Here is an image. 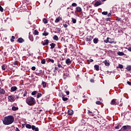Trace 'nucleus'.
<instances>
[{"label":"nucleus","instance_id":"64","mask_svg":"<svg viewBox=\"0 0 131 131\" xmlns=\"http://www.w3.org/2000/svg\"><path fill=\"white\" fill-rule=\"evenodd\" d=\"M16 99H19V96H16Z\"/></svg>","mask_w":131,"mask_h":131},{"label":"nucleus","instance_id":"8","mask_svg":"<svg viewBox=\"0 0 131 131\" xmlns=\"http://www.w3.org/2000/svg\"><path fill=\"white\" fill-rule=\"evenodd\" d=\"M110 40H111V38L107 37L106 39L104 40V42H105L106 43H108V42H109V43H112L113 41H110Z\"/></svg>","mask_w":131,"mask_h":131},{"label":"nucleus","instance_id":"57","mask_svg":"<svg viewBox=\"0 0 131 131\" xmlns=\"http://www.w3.org/2000/svg\"><path fill=\"white\" fill-rule=\"evenodd\" d=\"M66 74L65 73H63V78L64 79H66V77L65 76Z\"/></svg>","mask_w":131,"mask_h":131},{"label":"nucleus","instance_id":"16","mask_svg":"<svg viewBox=\"0 0 131 131\" xmlns=\"http://www.w3.org/2000/svg\"><path fill=\"white\" fill-rule=\"evenodd\" d=\"M18 109L19 108L16 106H12V110H13V111H17Z\"/></svg>","mask_w":131,"mask_h":131},{"label":"nucleus","instance_id":"26","mask_svg":"<svg viewBox=\"0 0 131 131\" xmlns=\"http://www.w3.org/2000/svg\"><path fill=\"white\" fill-rule=\"evenodd\" d=\"M42 21H43V22L45 24H48V19H47V18H43Z\"/></svg>","mask_w":131,"mask_h":131},{"label":"nucleus","instance_id":"49","mask_svg":"<svg viewBox=\"0 0 131 131\" xmlns=\"http://www.w3.org/2000/svg\"><path fill=\"white\" fill-rule=\"evenodd\" d=\"M63 27L64 28H67V27H68V25H67V24H64Z\"/></svg>","mask_w":131,"mask_h":131},{"label":"nucleus","instance_id":"50","mask_svg":"<svg viewBox=\"0 0 131 131\" xmlns=\"http://www.w3.org/2000/svg\"><path fill=\"white\" fill-rule=\"evenodd\" d=\"M27 95V92H25L24 95H23V97H26V95Z\"/></svg>","mask_w":131,"mask_h":131},{"label":"nucleus","instance_id":"28","mask_svg":"<svg viewBox=\"0 0 131 131\" xmlns=\"http://www.w3.org/2000/svg\"><path fill=\"white\" fill-rule=\"evenodd\" d=\"M58 96L62 98L65 95H64L63 93H60L58 94Z\"/></svg>","mask_w":131,"mask_h":131},{"label":"nucleus","instance_id":"55","mask_svg":"<svg viewBox=\"0 0 131 131\" xmlns=\"http://www.w3.org/2000/svg\"><path fill=\"white\" fill-rule=\"evenodd\" d=\"M111 13H109L108 14H107V17H111Z\"/></svg>","mask_w":131,"mask_h":131},{"label":"nucleus","instance_id":"61","mask_svg":"<svg viewBox=\"0 0 131 131\" xmlns=\"http://www.w3.org/2000/svg\"><path fill=\"white\" fill-rule=\"evenodd\" d=\"M119 106H120V107H121V106H122V103H120Z\"/></svg>","mask_w":131,"mask_h":131},{"label":"nucleus","instance_id":"45","mask_svg":"<svg viewBox=\"0 0 131 131\" xmlns=\"http://www.w3.org/2000/svg\"><path fill=\"white\" fill-rule=\"evenodd\" d=\"M120 20H121V18H120L119 17H117L116 19V21H118V22H119V21H120Z\"/></svg>","mask_w":131,"mask_h":131},{"label":"nucleus","instance_id":"44","mask_svg":"<svg viewBox=\"0 0 131 131\" xmlns=\"http://www.w3.org/2000/svg\"><path fill=\"white\" fill-rule=\"evenodd\" d=\"M106 21H111V18L110 17H107L105 19Z\"/></svg>","mask_w":131,"mask_h":131},{"label":"nucleus","instance_id":"32","mask_svg":"<svg viewBox=\"0 0 131 131\" xmlns=\"http://www.w3.org/2000/svg\"><path fill=\"white\" fill-rule=\"evenodd\" d=\"M42 84L43 85V88H46V86H47V83H46V82L45 81L42 82Z\"/></svg>","mask_w":131,"mask_h":131},{"label":"nucleus","instance_id":"62","mask_svg":"<svg viewBox=\"0 0 131 131\" xmlns=\"http://www.w3.org/2000/svg\"><path fill=\"white\" fill-rule=\"evenodd\" d=\"M54 69H55V70H58V68L55 67Z\"/></svg>","mask_w":131,"mask_h":131},{"label":"nucleus","instance_id":"1","mask_svg":"<svg viewBox=\"0 0 131 131\" xmlns=\"http://www.w3.org/2000/svg\"><path fill=\"white\" fill-rule=\"evenodd\" d=\"M14 117L12 116H9L7 117H5L3 120V122L4 124L5 125H9L10 124H12L13 122H14Z\"/></svg>","mask_w":131,"mask_h":131},{"label":"nucleus","instance_id":"6","mask_svg":"<svg viewBox=\"0 0 131 131\" xmlns=\"http://www.w3.org/2000/svg\"><path fill=\"white\" fill-rule=\"evenodd\" d=\"M102 5V2L101 1H97L94 4V7H99V6H101Z\"/></svg>","mask_w":131,"mask_h":131},{"label":"nucleus","instance_id":"3","mask_svg":"<svg viewBox=\"0 0 131 131\" xmlns=\"http://www.w3.org/2000/svg\"><path fill=\"white\" fill-rule=\"evenodd\" d=\"M26 128H29L30 129V128H32V130H35V131H39V129L38 127H36L34 125H32L29 124H26Z\"/></svg>","mask_w":131,"mask_h":131},{"label":"nucleus","instance_id":"30","mask_svg":"<svg viewBox=\"0 0 131 131\" xmlns=\"http://www.w3.org/2000/svg\"><path fill=\"white\" fill-rule=\"evenodd\" d=\"M62 99V100L64 101V102L68 100V98L65 97V96L63 97Z\"/></svg>","mask_w":131,"mask_h":131},{"label":"nucleus","instance_id":"9","mask_svg":"<svg viewBox=\"0 0 131 131\" xmlns=\"http://www.w3.org/2000/svg\"><path fill=\"white\" fill-rule=\"evenodd\" d=\"M66 63L67 64V65H70L71 63H72V61H71L70 59L68 58L66 60Z\"/></svg>","mask_w":131,"mask_h":131},{"label":"nucleus","instance_id":"21","mask_svg":"<svg viewBox=\"0 0 131 131\" xmlns=\"http://www.w3.org/2000/svg\"><path fill=\"white\" fill-rule=\"evenodd\" d=\"M53 39H54V40H56V41L59 40V37H58V36L55 35V36H54V37H53Z\"/></svg>","mask_w":131,"mask_h":131},{"label":"nucleus","instance_id":"31","mask_svg":"<svg viewBox=\"0 0 131 131\" xmlns=\"http://www.w3.org/2000/svg\"><path fill=\"white\" fill-rule=\"evenodd\" d=\"M126 69L128 70V71H131V66H128L126 67Z\"/></svg>","mask_w":131,"mask_h":131},{"label":"nucleus","instance_id":"54","mask_svg":"<svg viewBox=\"0 0 131 131\" xmlns=\"http://www.w3.org/2000/svg\"><path fill=\"white\" fill-rule=\"evenodd\" d=\"M58 67L59 68H61L62 66H61V64H58Z\"/></svg>","mask_w":131,"mask_h":131},{"label":"nucleus","instance_id":"27","mask_svg":"<svg viewBox=\"0 0 131 131\" xmlns=\"http://www.w3.org/2000/svg\"><path fill=\"white\" fill-rule=\"evenodd\" d=\"M14 39H15V37L14 36H12L11 38L10 39V41H11V42H14Z\"/></svg>","mask_w":131,"mask_h":131},{"label":"nucleus","instance_id":"33","mask_svg":"<svg viewBox=\"0 0 131 131\" xmlns=\"http://www.w3.org/2000/svg\"><path fill=\"white\" fill-rule=\"evenodd\" d=\"M37 93V91H33V92H32L31 95H32V96H35Z\"/></svg>","mask_w":131,"mask_h":131},{"label":"nucleus","instance_id":"58","mask_svg":"<svg viewBox=\"0 0 131 131\" xmlns=\"http://www.w3.org/2000/svg\"><path fill=\"white\" fill-rule=\"evenodd\" d=\"M66 94H67V95H69V94H70V92H69V91H66Z\"/></svg>","mask_w":131,"mask_h":131},{"label":"nucleus","instance_id":"12","mask_svg":"<svg viewBox=\"0 0 131 131\" xmlns=\"http://www.w3.org/2000/svg\"><path fill=\"white\" fill-rule=\"evenodd\" d=\"M11 92H15V91H17V86H12L11 88Z\"/></svg>","mask_w":131,"mask_h":131},{"label":"nucleus","instance_id":"18","mask_svg":"<svg viewBox=\"0 0 131 131\" xmlns=\"http://www.w3.org/2000/svg\"><path fill=\"white\" fill-rule=\"evenodd\" d=\"M6 93V91L4 89L0 88V94H5Z\"/></svg>","mask_w":131,"mask_h":131},{"label":"nucleus","instance_id":"19","mask_svg":"<svg viewBox=\"0 0 131 131\" xmlns=\"http://www.w3.org/2000/svg\"><path fill=\"white\" fill-rule=\"evenodd\" d=\"M104 63L105 66H110V63L109 62H107V60H105L104 61Z\"/></svg>","mask_w":131,"mask_h":131},{"label":"nucleus","instance_id":"63","mask_svg":"<svg viewBox=\"0 0 131 131\" xmlns=\"http://www.w3.org/2000/svg\"><path fill=\"white\" fill-rule=\"evenodd\" d=\"M88 113H93V112H91L90 111H88Z\"/></svg>","mask_w":131,"mask_h":131},{"label":"nucleus","instance_id":"46","mask_svg":"<svg viewBox=\"0 0 131 131\" xmlns=\"http://www.w3.org/2000/svg\"><path fill=\"white\" fill-rule=\"evenodd\" d=\"M18 63H19V62H18L17 61H14L13 62L14 65H18Z\"/></svg>","mask_w":131,"mask_h":131},{"label":"nucleus","instance_id":"47","mask_svg":"<svg viewBox=\"0 0 131 131\" xmlns=\"http://www.w3.org/2000/svg\"><path fill=\"white\" fill-rule=\"evenodd\" d=\"M2 70H6V68H5V66H2Z\"/></svg>","mask_w":131,"mask_h":131},{"label":"nucleus","instance_id":"40","mask_svg":"<svg viewBox=\"0 0 131 131\" xmlns=\"http://www.w3.org/2000/svg\"><path fill=\"white\" fill-rule=\"evenodd\" d=\"M96 104L97 105H101V102H100V101H97L96 102Z\"/></svg>","mask_w":131,"mask_h":131},{"label":"nucleus","instance_id":"15","mask_svg":"<svg viewBox=\"0 0 131 131\" xmlns=\"http://www.w3.org/2000/svg\"><path fill=\"white\" fill-rule=\"evenodd\" d=\"M76 9L77 12H81V11H82L81 8H80V7H77L76 8Z\"/></svg>","mask_w":131,"mask_h":131},{"label":"nucleus","instance_id":"56","mask_svg":"<svg viewBox=\"0 0 131 131\" xmlns=\"http://www.w3.org/2000/svg\"><path fill=\"white\" fill-rule=\"evenodd\" d=\"M128 51H129V52H131V47H129L128 48Z\"/></svg>","mask_w":131,"mask_h":131},{"label":"nucleus","instance_id":"39","mask_svg":"<svg viewBox=\"0 0 131 131\" xmlns=\"http://www.w3.org/2000/svg\"><path fill=\"white\" fill-rule=\"evenodd\" d=\"M45 43L46 44V46H48V45H49V40L46 39L45 40Z\"/></svg>","mask_w":131,"mask_h":131},{"label":"nucleus","instance_id":"11","mask_svg":"<svg viewBox=\"0 0 131 131\" xmlns=\"http://www.w3.org/2000/svg\"><path fill=\"white\" fill-rule=\"evenodd\" d=\"M17 41L19 42V43H22V42H24V40L22 38H19L17 40Z\"/></svg>","mask_w":131,"mask_h":131},{"label":"nucleus","instance_id":"20","mask_svg":"<svg viewBox=\"0 0 131 131\" xmlns=\"http://www.w3.org/2000/svg\"><path fill=\"white\" fill-rule=\"evenodd\" d=\"M117 54L118 56H124V53L122 52H118Z\"/></svg>","mask_w":131,"mask_h":131},{"label":"nucleus","instance_id":"51","mask_svg":"<svg viewBox=\"0 0 131 131\" xmlns=\"http://www.w3.org/2000/svg\"><path fill=\"white\" fill-rule=\"evenodd\" d=\"M127 84H128L129 85H131V82L130 81H127Z\"/></svg>","mask_w":131,"mask_h":131},{"label":"nucleus","instance_id":"5","mask_svg":"<svg viewBox=\"0 0 131 131\" xmlns=\"http://www.w3.org/2000/svg\"><path fill=\"white\" fill-rule=\"evenodd\" d=\"M130 128H131L130 126L127 125V126H123L121 128V129H122V130H128V129H130Z\"/></svg>","mask_w":131,"mask_h":131},{"label":"nucleus","instance_id":"2","mask_svg":"<svg viewBox=\"0 0 131 131\" xmlns=\"http://www.w3.org/2000/svg\"><path fill=\"white\" fill-rule=\"evenodd\" d=\"M26 102L29 106H33V105H35L36 102L35 101V99L32 97H28L26 100Z\"/></svg>","mask_w":131,"mask_h":131},{"label":"nucleus","instance_id":"43","mask_svg":"<svg viewBox=\"0 0 131 131\" xmlns=\"http://www.w3.org/2000/svg\"><path fill=\"white\" fill-rule=\"evenodd\" d=\"M88 61L90 63H92V62H94V60L91 59L88 60Z\"/></svg>","mask_w":131,"mask_h":131},{"label":"nucleus","instance_id":"14","mask_svg":"<svg viewBox=\"0 0 131 131\" xmlns=\"http://www.w3.org/2000/svg\"><path fill=\"white\" fill-rule=\"evenodd\" d=\"M51 49H54L56 47V43H52L50 44Z\"/></svg>","mask_w":131,"mask_h":131},{"label":"nucleus","instance_id":"25","mask_svg":"<svg viewBox=\"0 0 131 131\" xmlns=\"http://www.w3.org/2000/svg\"><path fill=\"white\" fill-rule=\"evenodd\" d=\"M39 33L38 32V31H37V30H35V31H34V34L35 35H38V34H39Z\"/></svg>","mask_w":131,"mask_h":131},{"label":"nucleus","instance_id":"17","mask_svg":"<svg viewBox=\"0 0 131 131\" xmlns=\"http://www.w3.org/2000/svg\"><path fill=\"white\" fill-rule=\"evenodd\" d=\"M98 41H99V39H98V38H95L93 39V42L94 43H98Z\"/></svg>","mask_w":131,"mask_h":131},{"label":"nucleus","instance_id":"4","mask_svg":"<svg viewBox=\"0 0 131 131\" xmlns=\"http://www.w3.org/2000/svg\"><path fill=\"white\" fill-rule=\"evenodd\" d=\"M86 40L88 42V43H89V45H91L90 41H92V40H93V37H92V36H88L86 38Z\"/></svg>","mask_w":131,"mask_h":131},{"label":"nucleus","instance_id":"13","mask_svg":"<svg viewBox=\"0 0 131 131\" xmlns=\"http://www.w3.org/2000/svg\"><path fill=\"white\" fill-rule=\"evenodd\" d=\"M99 65H97V64H95L94 66V68L96 70V71H99Z\"/></svg>","mask_w":131,"mask_h":131},{"label":"nucleus","instance_id":"7","mask_svg":"<svg viewBox=\"0 0 131 131\" xmlns=\"http://www.w3.org/2000/svg\"><path fill=\"white\" fill-rule=\"evenodd\" d=\"M8 99L10 101V102H14V101H15V98L12 96H8Z\"/></svg>","mask_w":131,"mask_h":131},{"label":"nucleus","instance_id":"10","mask_svg":"<svg viewBox=\"0 0 131 131\" xmlns=\"http://www.w3.org/2000/svg\"><path fill=\"white\" fill-rule=\"evenodd\" d=\"M68 113L69 114V115H73V110H68Z\"/></svg>","mask_w":131,"mask_h":131},{"label":"nucleus","instance_id":"22","mask_svg":"<svg viewBox=\"0 0 131 131\" xmlns=\"http://www.w3.org/2000/svg\"><path fill=\"white\" fill-rule=\"evenodd\" d=\"M116 103L115 99H113L111 102V105H115Z\"/></svg>","mask_w":131,"mask_h":131},{"label":"nucleus","instance_id":"48","mask_svg":"<svg viewBox=\"0 0 131 131\" xmlns=\"http://www.w3.org/2000/svg\"><path fill=\"white\" fill-rule=\"evenodd\" d=\"M32 70H35V69H36V68H35V67H32V68H31Z\"/></svg>","mask_w":131,"mask_h":131},{"label":"nucleus","instance_id":"35","mask_svg":"<svg viewBox=\"0 0 131 131\" xmlns=\"http://www.w3.org/2000/svg\"><path fill=\"white\" fill-rule=\"evenodd\" d=\"M59 21H60V17L56 18V20H55V23H58V22H59Z\"/></svg>","mask_w":131,"mask_h":131},{"label":"nucleus","instance_id":"53","mask_svg":"<svg viewBox=\"0 0 131 131\" xmlns=\"http://www.w3.org/2000/svg\"><path fill=\"white\" fill-rule=\"evenodd\" d=\"M115 129H119V126L118 125V126H116Z\"/></svg>","mask_w":131,"mask_h":131},{"label":"nucleus","instance_id":"41","mask_svg":"<svg viewBox=\"0 0 131 131\" xmlns=\"http://www.w3.org/2000/svg\"><path fill=\"white\" fill-rule=\"evenodd\" d=\"M0 11L1 12H4V8L0 5Z\"/></svg>","mask_w":131,"mask_h":131},{"label":"nucleus","instance_id":"60","mask_svg":"<svg viewBox=\"0 0 131 131\" xmlns=\"http://www.w3.org/2000/svg\"><path fill=\"white\" fill-rule=\"evenodd\" d=\"M42 46H47V44L46 43V42H43Z\"/></svg>","mask_w":131,"mask_h":131},{"label":"nucleus","instance_id":"38","mask_svg":"<svg viewBox=\"0 0 131 131\" xmlns=\"http://www.w3.org/2000/svg\"><path fill=\"white\" fill-rule=\"evenodd\" d=\"M41 64H46V59H42L41 61Z\"/></svg>","mask_w":131,"mask_h":131},{"label":"nucleus","instance_id":"36","mask_svg":"<svg viewBox=\"0 0 131 131\" xmlns=\"http://www.w3.org/2000/svg\"><path fill=\"white\" fill-rule=\"evenodd\" d=\"M48 62H51V63H54V59H52L51 58H49L48 59Z\"/></svg>","mask_w":131,"mask_h":131},{"label":"nucleus","instance_id":"29","mask_svg":"<svg viewBox=\"0 0 131 131\" xmlns=\"http://www.w3.org/2000/svg\"><path fill=\"white\" fill-rule=\"evenodd\" d=\"M117 69L119 68L120 69H122L123 68V66L122 64H119L117 67Z\"/></svg>","mask_w":131,"mask_h":131},{"label":"nucleus","instance_id":"52","mask_svg":"<svg viewBox=\"0 0 131 131\" xmlns=\"http://www.w3.org/2000/svg\"><path fill=\"white\" fill-rule=\"evenodd\" d=\"M90 81H91V82H95V80H94V79H91L90 80Z\"/></svg>","mask_w":131,"mask_h":131},{"label":"nucleus","instance_id":"37","mask_svg":"<svg viewBox=\"0 0 131 131\" xmlns=\"http://www.w3.org/2000/svg\"><path fill=\"white\" fill-rule=\"evenodd\" d=\"M102 15H108V12L104 11L102 12Z\"/></svg>","mask_w":131,"mask_h":131},{"label":"nucleus","instance_id":"34","mask_svg":"<svg viewBox=\"0 0 131 131\" xmlns=\"http://www.w3.org/2000/svg\"><path fill=\"white\" fill-rule=\"evenodd\" d=\"M49 34V32H44L42 33V35L44 36H48V35Z\"/></svg>","mask_w":131,"mask_h":131},{"label":"nucleus","instance_id":"59","mask_svg":"<svg viewBox=\"0 0 131 131\" xmlns=\"http://www.w3.org/2000/svg\"><path fill=\"white\" fill-rule=\"evenodd\" d=\"M16 131H20V130L19 129V128H18V127H16Z\"/></svg>","mask_w":131,"mask_h":131},{"label":"nucleus","instance_id":"42","mask_svg":"<svg viewBox=\"0 0 131 131\" xmlns=\"http://www.w3.org/2000/svg\"><path fill=\"white\" fill-rule=\"evenodd\" d=\"M72 7H77V4H76V3H73L72 4Z\"/></svg>","mask_w":131,"mask_h":131},{"label":"nucleus","instance_id":"23","mask_svg":"<svg viewBox=\"0 0 131 131\" xmlns=\"http://www.w3.org/2000/svg\"><path fill=\"white\" fill-rule=\"evenodd\" d=\"M41 96H42V94H41V93H38L36 96L37 99H39V98H40V97H41Z\"/></svg>","mask_w":131,"mask_h":131},{"label":"nucleus","instance_id":"24","mask_svg":"<svg viewBox=\"0 0 131 131\" xmlns=\"http://www.w3.org/2000/svg\"><path fill=\"white\" fill-rule=\"evenodd\" d=\"M72 22H73V23L74 24H75V23H76V19L74 18H72Z\"/></svg>","mask_w":131,"mask_h":131}]
</instances>
